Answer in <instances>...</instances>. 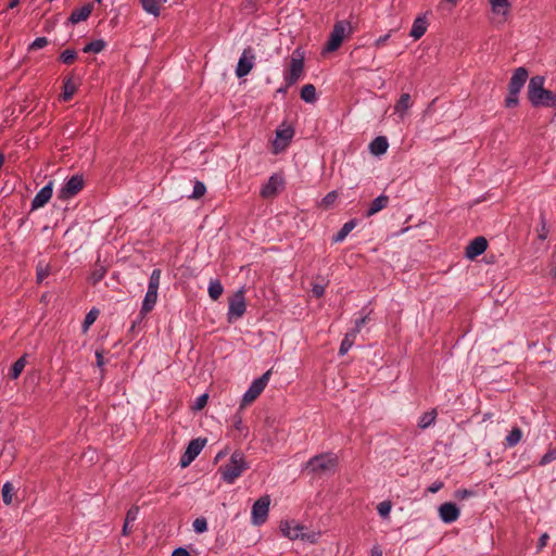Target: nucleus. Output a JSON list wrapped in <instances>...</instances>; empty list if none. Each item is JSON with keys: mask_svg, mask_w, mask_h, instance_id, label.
Segmentation results:
<instances>
[{"mask_svg": "<svg viewBox=\"0 0 556 556\" xmlns=\"http://www.w3.org/2000/svg\"><path fill=\"white\" fill-rule=\"evenodd\" d=\"M473 494H475L473 491L467 490V489H460V490L456 491V497H458L460 500H465L469 496H472Z\"/></svg>", "mask_w": 556, "mask_h": 556, "instance_id": "5fc2aeb1", "label": "nucleus"}, {"mask_svg": "<svg viewBox=\"0 0 556 556\" xmlns=\"http://www.w3.org/2000/svg\"><path fill=\"white\" fill-rule=\"evenodd\" d=\"M131 533V528L129 527V522L124 521L122 534L123 535H129Z\"/></svg>", "mask_w": 556, "mask_h": 556, "instance_id": "69168bd1", "label": "nucleus"}, {"mask_svg": "<svg viewBox=\"0 0 556 556\" xmlns=\"http://www.w3.org/2000/svg\"><path fill=\"white\" fill-rule=\"evenodd\" d=\"M355 337H356V334L353 331H350L345 334L344 339L341 342L340 349H339L340 355H345L348 353V351L352 348V345L354 343Z\"/></svg>", "mask_w": 556, "mask_h": 556, "instance_id": "7c9ffc66", "label": "nucleus"}, {"mask_svg": "<svg viewBox=\"0 0 556 556\" xmlns=\"http://www.w3.org/2000/svg\"><path fill=\"white\" fill-rule=\"evenodd\" d=\"M435 417H437L435 409H432L431 412L424 413L418 421V427L421 429L428 428L430 425H432L434 422Z\"/></svg>", "mask_w": 556, "mask_h": 556, "instance_id": "2f4dec72", "label": "nucleus"}, {"mask_svg": "<svg viewBox=\"0 0 556 556\" xmlns=\"http://www.w3.org/2000/svg\"><path fill=\"white\" fill-rule=\"evenodd\" d=\"M540 219H541V231L539 233V239L541 241H544L547 238L548 230L546 228V219H545V216L543 213L541 214Z\"/></svg>", "mask_w": 556, "mask_h": 556, "instance_id": "3c124183", "label": "nucleus"}, {"mask_svg": "<svg viewBox=\"0 0 556 556\" xmlns=\"http://www.w3.org/2000/svg\"><path fill=\"white\" fill-rule=\"evenodd\" d=\"M98 315H99V311L97 308H91L86 317H85V320L83 323V330L84 331H87L89 329V327L96 321V319L98 318Z\"/></svg>", "mask_w": 556, "mask_h": 556, "instance_id": "a19ab883", "label": "nucleus"}, {"mask_svg": "<svg viewBox=\"0 0 556 556\" xmlns=\"http://www.w3.org/2000/svg\"><path fill=\"white\" fill-rule=\"evenodd\" d=\"M389 142L386 137L378 136L369 143V151L376 156H380L387 152Z\"/></svg>", "mask_w": 556, "mask_h": 556, "instance_id": "6ab92c4d", "label": "nucleus"}, {"mask_svg": "<svg viewBox=\"0 0 556 556\" xmlns=\"http://www.w3.org/2000/svg\"><path fill=\"white\" fill-rule=\"evenodd\" d=\"M412 104H413V102H412V99H410V94L409 93H402L400 96V99L396 101V103L394 105V111L396 113L403 114L404 112H406L412 106Z\"/></svg>", "mask_w": 556, "mask_h": 556, "instance_id": "5701e85b", "label": "nucleus"}, {"mask_svg": "<svg viewBox=\"0 0 556 556\" xmlns=\"http://www.w3.org/2000/svg\"><path fill=\"white\" fill-rule=\"evenodd\" d=\"M305 53L302 48H296L291 55L289 72L285 75V81L288 86L298 83L304 71Z\"/></svg>", "mask_w": 556, "mask_h": 556, "instance_id": "20e7f679", "label": "nucleus"}, {"mask_svg": "<svg viewBox=\"0 0 556 556\" xmlns=\"http://www.w3.org/2000/svg\"><path fill=\"white\" fill-rule=\"evenodd\" d=\"M490 4L494 13H502L503 15H506L508 13V9L510 8L509 0H490Z\"/></svg>", "mask_w": 556, "mask_h": 556, "instance_id": "bb28decb", "label": "nucleus"}, {"mask_svg": "<svg viewBox=\"0 0 556 556\" xmlns=\"http://www.w3.org/2000/svg\"><path fill=\"white\" fill-rule=\"evenodd\" d=\"M20 3V0H10V2L7 5V10L14 9Z\"/></svg>", "mask_w": 556, "mask_h": 556, "instance_id": "774afa93", "label": "nucleus"}, {"mask_svg": "<svg viewBox=\"0 0 556 556\" xmlns=\"http://www.w3.org/2000/svg\"><path fill=\"white\" fill-rule=\"evenodd\" d=\"M556 459V447L549 448L541 458L540 465L544 466Z\"/></svg>", "mask_w": 556, "mask_h": 556, "instance_id": "49530a36", "label": "nucleus"}, {"mask_svg": "<svg viewBox=\"0 0 556 556\" xmlns=\"http://www.w3.org/2000/svg\"><path fill=\"white\" fill-rule=\"evenodd\" d=\"M301 99L306 103H313L316 101V88L312 84L304 85L301 89Z\"/></svg>", "mask_w": 556, "mask_h": 556, "instance_id": "393cba45", "label": "nucleus"}, {"mask_svg": "<svg viewBox=\"0 0 556 556\" xmlns=\"http://www.w3.org/2000/svg\"><path fill=\"white\" fill-rule=\"evenodd\" d=\"M105 274H106V268L104 266H101V265L97 266L92 270V273H91V275L89 277V280H90V282L92 285H97L98 282H100L104 278Z\"/></svg>", "mask_w": 556, "mask_h": 556, "instance_id": "4c0bfd02", "label": "nucleus"}, {"mask_svg": "<svg viewBox=\"0 0 556 556\" xmlns=\"http://www.w3.org/2000/svg\"><path fill=\"white\" fill-rule=\"evenodd\" d=\"M254 60H255V55L253 53L252 48L251 47L245 48L238 61L237 67H236V75L238 78H242V77L247 76L252 71V68L254 66Z\"/></svg>", "mask_w": 556, "mask_h": 556, "instance_id": "1a4fd4ad", "label": "nucleus"}, {"mask_svg": "<svg viewBox=\"0 0 556 556\" xmlns=\"http://www.w3.org/2000/svg\"><path fill=\"white\" fill-rule=\"evenodd\" d=\"M519 93L516 90L508 89V94L505 98V106L507 109L517 108L519 105Z\"/></svg>", "mask_w": 556, "mask_h": 556, "instance_id": "e433bc0d", "label": "nucleus"}, {"mask_svg": "<svg viewBox=\"0 0 556 556\" xmlns=\"http://www.w3.org/2000/svg\"><path fill=\"white\" fill-rule=\"evenodd\" d=\"M13 485L11 482H5L2 486V501L5 505H10L13 500Z\"/></svg>", "mask_w": 556, "mask_h": 556, "instance_id": "58836bf2", "label": "nucleus"}, {"mask_svg": "<svg viewBox=\"0 0 556 556\" xmlns=\"http://www.w3.org/2000/svg\"><path fill=\"white\" fill-rule=\"evenodd\" d=\"M337 198H338V192L336 190L330 191L321 199L319 206L324 207L325 210H328L333 205Z\"/></svg>", "mask_w": 556, "mask_h": 556, "instance_id": "ea45409f", "label": "nucleus"}, {"mask_svg": "<svg viewBox=\"0 0 556 556\" xmlns=\"http://www.w3.org/2000/svg\"><path fill=\"white\" fill-rule=\"evenodd\" d=\"M279 529L283 536L294 541L298 540L299 536H301L299 533H292L291 532V522L288 520H281L279 525Z\"/></svg>", "mask_w": 556, "mask_h": 556, "instance_id": "f704fd0d", "label": "nucleus"}, {"mask_svg": "<svg viewBox=\"0 0 556 556\" xmlns=\"http://www.w3.org/2000/svg\"><path fill=\"white\" fill-rule=\"evenodd\" d=\"M529 77V72L526 67L520 66L516 68L513 73V76L510 77V80L508 83V89L516 90L517 92H520L523 88L527 79Z\"/></svg>", "mask_w": 556, "mask_h": 556, "instance_id": "2eb2a0df", "label": "nucleus"}, {"mask_svg": "<svg viewBox=\"0 0 556 556\" xmlns=\"http://www.w3.org/2000/svg\"><path fill=\"white\" fill-rule=\"evenodd\" d=\"M303 541H308L311 543H315L316 542V533L312 532V533H306L304 532V539H302Z\"/></svg>", "mask_w": 556, "mask_h": 556, "instance_id": "0e129e2a", "label": "nucleus"}, {"mask_svg": "<svg viewBox=\"0 0 556 556\" xmlns=\"http://www.w3.org/2000/svg\"><path fill=\"white\" fill-rule=\"evenodd\" d=\"M93 5H94V2H90V3L83 5L79 9L73 10L67 22L71 24H77L79 22L86 21L90 16V14L93 10Z\"/></svg>", "mask_w": 556, "mask_h": 556, "instance_id": "f3484780", "label": "nucleus"}, {"mask_svg": "<svg viewBox=\"0 0 556 556\" xmlns=\"http://www.w3.org/2000/svg\"><path fill=\"white\" fill-rule=\"evenodd\" d=\"M138 513H139V507L138 506H131L128 511L126 513V518H125V521L127 522H134L137 517H138Z\"/></svg>", "mask_w": 556, "mask_h": 556, "instance_id": "8fccbe9b", "label": "nucleus"}, {"mask_svg": "<svg viewBox=\"0 0 556 556\" xmlns=\"http://www.w3.org/2000/svg\"><path fill=\"white\" fill-rule=\"evenodd\" d=\"M207 401H208V394L207 393H204V394L198 396L195 399L194 403L192 404L191 409L193 412H199V410L203 409L206 406Z\"/></svg>", "mask_w": 556, "mask_h": 556, "instance_id": "79ce46f5", "label": "nucleus"}, {"mask_svg": "<svg viewBox=\"0 0 556 556\" xmlns=\"http://www.w3.org/2000/svg\"><path fill=\"white\" fill-rule=\"evenodd\" d=\"M370 556H382V549L379 546H374L371 548V555Z\"/></svg>", "mask_w": 556, "mask_h": 556, "instance_id": "338daca9", "label": "nucleus"}, {"mask_svg": "<svg viewBox=\"0 0 556 556\" xmlns=\"http://www.w3.org/2000/svg\"><path fill=\"white\" fill-rule=\"evenodd\" d=\"M270 498L268 495L261 496L252 506V523L255 526L263 525L268 517Z\"/></svg>", "mask_w": 556, "mask_h": 556, "instance_id": "6e6552de", "label": "nucleus"}, {"mask_svg": "<svg viewBox=\"0 0 556 556\" xmlns=\"http://www.w3.org/2000/svg\"><path fill=\"white\" fill-rule=\"evenodd\" d=\"M282 185V177L277 174H274L269 177L267 184H265L261 189V195L266 199L273 198L278 193V187Z\"/></svg>", "mask_w": 556, "mask_h": 556, "instance_id": "dca6fc26", "label": "nucleus"}, {"mask_svg": "<svg viewBox=\"0 0 556 556\" xmlns=\"http://www.w3.org/2000/svg\"><path fill=\"white\" fill-rule=\"evenodd\" d=\"M96 359H97V366L103 367L104 365V350H97L96 351Z\"/></svg>", "mask_w": 556, "mask_h": 556, "instance_id": "6e6d98bb", "label": "nucleus"}, {"mask_svg": "<svg viewBox=\"0 0 556 556\" xmlns=\"http://www.w3.org/2000/svg\"><path fill=\"white\" fill-rule=\"evenodd\" d=\"M48 45V39L46 37L36 38L28 47V50H37L42 49Z\"/></svg>", "mask_w": 556, "mask_h": 556, "instance_id": "de8ad7c7", "label": "nucleus"}, {"mask_svg": "<svg viewBox=\"0 0 556 556\" xmlns=\"http://www.w3.org/2000/svg\"><path fill=\"white\" fill-rule=\"evenodd\" d=\"M521 438H522L521 429L519 427H514L505 439L506 445L508 447H513L520 442Z\"/></svg>", "mask_w": 556, "mask_h": 556, "instance_id": "cd10ccee", "label": "nucleus"}, {"mask_svg": "<svg viewBox=\"0 0 556 556\" xmlns=\"http://www.w3.org/2000/svg\"><path fill=\"white\" fill-rule=\"evenodd\" d=\"M245 469H248V464L243 453L236 451L230 456L229 462L218 468V471L222 475V479L226 483L231 484Z\"/></svg>", "mask_w": 556, "mask_h": 556, "instance_id": "f03ea898", "label": "nucleus"}, {"mask_svg": "<svg viewBox=\"0 0 556 556\" xmlns=\"http://www.w3.org/2000/svg\"><path fill=\"white\" fill-rule=\"evenodd\" d=\"M443 485H444V483L442 481H435L427 490L430 493H435L439 490H441L443 488Z\"/></svg>", "mask_w": 556, "mask_h": 556, "instance_id": "13d9d810", "label": "nucleus"}, {"mask_svg": "<svg viewBox=\"0 0 556 556\" xmlns=\"http://www.w3.org/2000/svg\"><path fill=\"white\" fill-rule=\"evenodd\" d=\"M207 440L204 438H197L189 442L185 453L181 455L179 464L180 467L186 468L188 467L195 457L201 453L203 447L205 446Z\"/></svg>", "mask_w": 556, "mask_h": 556, "instance_id": "423d86ee", "label": "nucleus"}, {"mask_svg": "<svg viewBox=\"0 0 556 556\" xmlns=\"http://www.w3.org/2000/svg\"><path fill=\"white\" fill-rule=\"evenodd\" d=\"M547 540H548V534L547 533H543L540 539H539V542H538V547L539 549L543 548L544 546H546L547 544Z\"/></svg>", "mask_w": 556, "mask_h": 556, "instance_id": "680f3d73", "label": "nucleus"}, {"mask_svg": "<svg viewBox=\"0 0 556 556\" xmlns=\"http://www.w3.org/2000/svg\"><path fill=\"white\" fill-rule=\"evenodd\" d=\"M233 427L239 431L242 430V417L240 414L233 416Z\"/></svg>", "mask_w": 556, "mask_h": 556, "instance_id": "bf43d9fd", "label": "nucleus"}, {"mask_svg": "<svg viewBox=\"0 0 556 556\" xmlns=\"http://www.w3.org/2000/svg\"><path fill=\"white\" fill-rule=\"evenodd\" d=\"M106 47V42L103 40V39H96V40H92L91 42L87 43L84 48H83V52L85 53H100L101 51H103Z\"/></svg>", "mask_w": 556, "mask_h": 556, "instance_id": "a878e982", "label": "nucleus"}, {"mask_svg": "<svg viewBox=\"0 0 556 556\" xmlns=\"http://www.w3.org/2000/svg\"><path fill=\"white\" fill-rule=\"evenodd\" d=\"M245 299L243 289L238 290L230 299H229V308H228V318L231 317L240 318L243 316L245 312Z\"/></svg>", "mask_w": 556, "mask_h": 556, "instance_id": "9d476101", "label": "nucleus"}, {"mask_svg": "<svg viewBox=\"0 0 556 556\" xmlns=\"http://www.w3.org/2000/svg\"><path fill=\"white\" fill-rule=\"evenodd\" d=\"M353 30L351 23L349 21L342 20L334 23L333 28L329 35V38L324 47L325 52H333L337 51L346 34H351Z\"/></svg>", "mask_w": 556, "mask_h": 556, "instance_id": "7ed1b4c3", "label": "nucleus"}, {"mask_svg": "<svg viewBox=\"0 0 556 556\" xmlns=\"http://www.w3.org/2000/svg\"><path fill=\"white\" fill-rule=\"evenodd\" d=\"M390 202V199L388 195L386 194H380L378 198H376L369 205V208L367 210L366 212V216L367 217H370L375 214H377L378 212L382 211L383 208H386L388 206Z\"/></svg>", "mask_w": 556, "mask_h": 556, "instance_id": "aec40b11", "label": "nucleus"}, {"mask_svg": "<svg viewBox=\"0 0 556 556\" xmlns=\"http://www.w3.org/2000/svg\"><path fill=\"white\" fill-rule=\"evenodd\" d=\"M458 3V0H441L439 9L451 12Z\"/></svg>", "mask_w": 556, "mask_h": 556, "instance_id": "09e8293b", "label": "nucleus"}, {"mask_svg": "<svg viewBox=\"0 0 556 556\" xmlns=\"http://www.w3.org/2000/svg\"><path fill=\"white\" fill-rule=\"evenodd\" d=\"M156 301H157V292L148 290L144 295L143 302H142L140 314L142 316H144L146 314L151 312L153 309V307L155 306Z\"/></svg>", "mask_w": 556, "mask_h": 556, "instance_id": "4be33fe9", "label": "nucleus"}, {"mask_svg": "<svg viewBox=\"0 0 556 556\" xmlns=\"http://www.w3.org/2000/svg\"><path fill=\"white\" fill-rule=\"evenodd\" d=\"M77 59V51L75 49H66L59 55V60L64 64H72Z\"/></svg>", "mask_w": 556, "mask_h": 556, "instance_id": "c9c22d12", "label": "nucleus"}, {"mask_svg": "<svg viewBox=\"0 0 556 556\" xmlns=\"http://www.w3.org/2000/svg\"><path fill=\"white\" fill-rule=\"evenodd\" d=\"M459 508L453 502L443 503L439 507V516L441 520L445 523H452L456 521L459 517Z\"/></svg>", "mask_w": 556, "mask_h": 556, "instance_id": "4468645a", "label": "nucleus"}, {"mask_svg": "<svg viewBox=\"0 0 556 556\" xmlns=\"http://www.w3.org/2000/svg\"><path fill=\"white\" fill-rule=\"evenodd\" d=\"M294 136V128L292 126H286L285 128H278L276 130V141L274 142L275 152L277 153L280 150H285L291 139Z\"/></svg>", "mask_w": 556, "mask_h": 556, "instance_id": "f8f14e48", "label": "nucleus"}, {"mask_svg": "<svg viewBox=\"0 0 556 556\" xmlns=\"http://www.w3.org/2000/svg\"><path fill=\"white\" fill-rule=\"evenodd\" d=\"M428 22L425 15H419L415 18L409 36L415 40L421 38L427 31Z\"/></svg>", "mask_w": 556, "mask_h": 556, "instance_id": "a211bd4d", "label": "nucleus"}, {"mask_svg": "<svg viewBox=\"0 0 556 556\" xmlns=\"http://www.w3.org/2000/svg\"><path fill=\"white\" fill-rule=\"evenodd\" d=\"M50 275V265L43 262H39L36 268V279L38 283H41L45 278Z\"/></svg>", "mask_w": 556, "mask_h": 556, "instance_id": "72a5a7b5", "label": "nucleus"}, {"mask_svg": "<svg viewBox=\"0 0 556 556\" xmlns=\"http://www.w3.org/2000/svg\"><path fill=\"white\" fill-rule=\"evenodd\" d=\"M339 465L338 456L333 453H320L305 464L304 470L314 476L333 473Z\"/></svg>", "mask_w": 556, "mask_h": 556, "instance_id": "f257e3e1", "label": "nucleus"}, {"mask_svg": "<svg viewBox=\"0 0 556 556\" xmlns=\"http://www.w3.org/2000/svg\"><path fill=\"white\" fill-rule=\"evenodd\" d=\"M304 529L305 527L303 525L296 523L294 527H291L292 533H299L301 536L299 539H304Z\"/></svg>", "mask_w": 556, "mask_h": 556, "instance_id": "4d7b16f0", "label": "nucleus"}, {"mask_svg": "<svg viewBox=\"0 0 556 556\" xmlns=\"http://www.w3.org/2000/svg\"><path fill=\"white\" fill-rule=\"evenodd\" d=\"M271 376V369H268L260 378L255 379L248 391L243 394L241 407L254 402L267 386V382Z\"/></svg>", "mask_w": 556, "mask_h": 556, "instance_id": "39448f33", "label": "nucleus"}, {"mask_svg": "<svg viewBox=\"0 0 556 556\" xmlns=\"http://www.w3.org/2000/svg\"><path fill=\"white\" fill-rule=\"evenodd\" d=\"M172 556H191V555L186 548L177 547L174 549Z\"/></svg>", "mask_w": 556, "mask_h": 556, "instance_id": "052dcab7", "label": "nucleus"}, {"mask_svg": "<svg viewBox=\"0 0 556 556\" xmlns=\"http://www.w3.org/2000/svg\"><path fill=\"white\" fill-rule=\"evenodd\" d=\"M53 193V182L49 181L42 187L31 201V211L43 207L51 199Z\"/></svg>", "mask_w": 556, "mask_h": 556, "instance_id": "ddd939ff", "label": "nucleus"}, {"mask_svg": "<svg viewBox=\"0 0 556 556\" xmlns=\"http://www.w3.org/2000/svg\"><path fill=\"white\" fill-rule=\"evenodd\" d=\"M391 508H392V504H391V502H390V501H383V502H381V503L377 506L378 514H379L382 518H387V517H389L390 511H391Z\"/></svg>", "mask_w": 556, "mask_h": 556, "instance_id": "c03bdc74", "label": "nucleus"}, {"mask_svg": "<svg viewBox=\"0 0 556 556\" xmlns=\"http://www.w3.org/2000/svg\"><path fill=\"white\" fill-rule=\"evenodd\" d=\"M486 249L488 240L482 236L476 237L466 247L465 256L468 260H475L476 257L484 253Z\"/></svg>", "mask_w": 556, "mask_h": 556, "instance_id": "9b49d317", "label": "nucleus"}, {"mask_svg": "<svg viewBox=\"0 0 556 556\" xmlns=\"http://www.w3.org/2000/svg\"><path fill=\"white\" fill-rule=\"evenodd\" d=\"M206 192V187L202 181H195L193 186V192L190 195L191 199H200Z\"/></svg>", "mask_w": 556, "mask_h": 556, "instance_id": "37998d69", "label": "nucleus"}, {"mask_svg": "<svg viewBox=\"0 0 556 556\" xmlns=\"http://www.w3.org/2000/svg\"><path fill=\"white\" fill-rule=\"evenodd\" d=\"M367 319H368V316H363L359 319H357L355 321V327L351 331H353L355 334H357L361 331V328L366 324Z\"/></svg>", "mask_w": 556, "mask_h": 556, "instance_id": "864d4df0", "label": "nucleus"}, {"mask_svg": "<svg viewBox=\"0 0 556 556\" xmlns=\"http://www.w3.org/2000/svg\"><path fill=\"white\" fill-rule=\"evenodd\" d=\"M26 363V355H23L17 361H15L10 368L9 377L11 379H17L25 368Z\"/></svg>", "mask_w": 556, "mask_h": 556, "instance_id": "b1692460", "label": "nucleus"}, {"mask_svg": "<svg viewBox=\"0 0 556 556\" xmlns=\"http://www.w3.org/2000/svg\"><path fill=\"white\" fill-rule=\"evenodd\" d=\"M85 186L83 175L72 176L59 190L58 198L61 200H68L75 197Z\"/></svg>", "mask_w": 556, "mask_h": 556, "instance_id": "0eeeda50", "label": "nucleus"}, {"mask_svg": "<svg viewBox=\"0 0 556 556\" xmlns=\"http://www.w3.org/2000/svg\"><path fill=\"white\" fill-rule=\"evenodd\" d=\"M64 86H63V94H62V98L64 101H68L72 99V97L74 96L75 91H76V86L75 84L72 81V77H66L63 81Z\"/></svg>", "mask_w": 556, "mask_h": 556, "instance_id": "c756f323", "label": "nucleus"}, {"mask_svg": "<svg viewBox=\"0 0 556 556\" xmlns=\"http://www.w3.org/2000/svg\"><path fill=\"white\" fill-rule=\"evenodd\" d=\"M357 219L353 218L349 222H346L341 229L332 237V242L338 243L343 241L346 236L356 227Z\"/></svg>", "mask_w": 556, "mask_h": 556, "instance_id": "412c9836", "label": "nucleus"}, {"mask_svg": "<svg viewBox=\"0 0 556 556\" xmlns=\"http://www.w3.org/2000/svg\"><path fill=\"white\" fill-rule=\"evenodd\" d=\"M390 37V34H387L384 36H381L379 37L376 41H375V46L377 48L381 47Z\"/></svg>", "mask_w": 556, "mask_h": 556, "instance_id": "e2e57ef3", "label": "nucleus"}, {"mask_svg": "<svg viewBox=\"0 0 556 556\" xmlns=\"http://www.w3.org/2000/svg\"><path fill=\"white\" fill-rule=\"evenodd\" d=\"M193 530L197 533H203L207 530V521L204 517H199L193 521Z\"/></svg>", "mask_w": 556, "mask_h": 556, "instance_id": "a18cd8bd", "label": "nucleus"}, {"mask_svg": "<svg viewBox=\"0 0 556 556\" xmlns=\"http://www.w3.org/2000/svg\"><path fill=\"white\" fill-rule=\"evenodd\" d=\"M312 293L315 298L319 299L325 293V286L319 283H314L312 288Z\"/></svg>", "mask_w": 556, "mask_h": 556, "instance_id": "603ef678", "label": "nucleus"}, {"mask_svg": "<svg viewBox=\"0 0 556 556\" xmlns=\"http://www.w3.org/2000/svg\"><path fill=\"white\" fill-rule=\"evenodd\" d=\"M224 288L219 280H211L208 286V295L213 301H216L223 294Z\"/></svg>", "mask_w": 556, "mask_h": 556, "instance_id": "c85d7f7f", "label": "nucleus"}, {"mask_svg": "<svg viewBox=\"0 0 556 556\" xmlns=\"http://www.w3.org/2000/svg\"><path fill=\"white\" fill-rule=\"evenodd\" d=\"M161 274H162V271L160 268H155L152 270V274L149 279V285H148L149 291L157 292L159 287H160Z\"/></svg>", "mask_w": 556, "mask_h": 556, "instance_id": "473e14b6", "label": "nucleus"}]
</instances>
